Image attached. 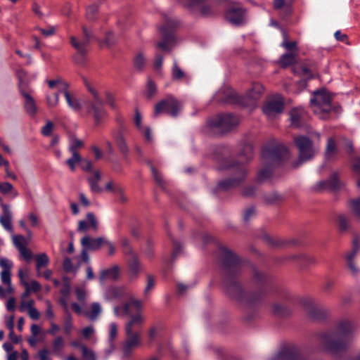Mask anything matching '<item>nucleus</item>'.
Segmentation results:
<instances>
[{
	"label": "nucleus",
	"mask_w": 360,
	"mask_h": 360,
	"mask_svg": "<svg viewBox=\"0 0 360 360\" xmlns=\"http://www.w3.org/2000/svg\"><path fill=\"white\" fill-rule=\"evenodd\" d=\"M86 219L89 227L94 231H97L98 229V224L95 215L91 212H89L86 214Z\"/></svg>",
	"instance_id": "79ce46f5"
},
{
	"label": "nucleus",
	"mask_w": 360,
	"mask_h": 360,
	"mask_svg": "<svg viewBox=\"0 0 360 360\" xmlns=\"http://www.w3.org/2000/svg\"><path fill=\"white\" fill-rule=\"evenodd\" d=\"M272 308L273 312L278 316H285L288 313V309L278 303L274 304Z\"/></svg>",
	"instance_id": "a19ab883"
},
{
	"label": "nucleus",
	"mask_w": 360,
	"mask_h": 360,
	"mask_svg": "<svg viewBox=\"0 0 360 360\" xmlns=\"http://www.w3.org/2000/svg\"><path fill=\"white\" fill-rule=\"evenodd\" d=\"M80 350L84 360H97L95 352L88 348L86 345L80 346Z\"/></svg>",
	"instance_id": "72a5a7b5"
},
{
	"label": "nucleus",
	"mask_w": 360,
	"mask_h": 360,
	"mask_svg": "<svg viewBox=\"0 0 360 360\" xmlns=\"http://www.w3.org/2000/svg\"><path fill=\"white\" fill-rule=\"evenodd\" d=\"M101 312V306L98 302L91 304V310L84 312V315L91 321H95Z\"/></svg>",
	"instance_id": "c85d7f7f"
},
{
	"label": "nucleus",
	"mask_w": 360,
	"mask_h": 360,
	"mask_svg": "<svg viewBox=\"0 0 360 360\" xmlns=\"http://www.w3.org/2000/svg\"><path fill=\"white\" fill-rule=\"evenodd\" d=\"M124 127H120L112 131V136L120 151L122 154L127 155L129 152V148L124 136Z\"/></svg>",
	"instance_id": "dca6fc26"
},
{
	"label": "nucleus",
	"mask_w": 360,
	"mask_h": 360,
	"mask_svg": "<svg viewBox=\"0 0 360 360\" xmlns=\"http://www.w3.org/2000/svg\"><path fill=\"white\" fill-rule=\"evenodd\" d=\"M154 286H155L154 278L152 276L148 275L147 277L146 286L144 289V294L148 295L150 292V291L153 289Z\"/></svg>",
	"instance_id": "4d7b16f0"
},
{
	"label": "nucleus",
	"mask_w": 360,
	"mask_h": 360,
	"mask_svg": "<svg viewBox=\"0 0 360 360\" xmlns=\"http://www.w3.org/2000/svg\"><path fill=\"white\" fill-rule=\"evenodd\" d=\"M1 206L3 210V214L0 215V224L5 230L9 233H13L12 213L10 210V207L8 205L4 203H1Z\"/></svg>",
	"instance_id": "6ab92c4d"
},
{
	"label": "nucleus",
	"mask_w": 360,
	"mask_h": 360,
	"mask_svg": "<svg viewBox=\"0 0 360 360\" xmlns=\"http://www.w3.org/2000/svg\"><path fill=\"white\" fill-rule=\"evenodd\" d=\"M245 10L242 8L230 9L226 14V19L232 24L240 25L243 22Z\"/></svg>",
	"instance_id": "aec40b11"
},
{
	"label": "nucleus",
	"mask_w": 360,
	"mask_h": 360,
	"mask_svg": "<svg viewBox=\"0 0 360 360\" xmlns=\"http://www.w3.org/2000/svg\"><path fill=\"white\" fill-rule=\"evenodd\" d=\"M20 252L21 256L27 261H30L32 257V252L27 248L25 246L20 247V248L18 250Z\"/></svg>",
	"instance_id": "bf43d9fd"
},
{
	"label": "nucleus",
	"mask_w": 360,
	"mask_h": 360,
	"mask_svg": "<svg viewBox=\"0 0 360 360\" xmlns=\"http://www.w3.org/2000/svg\"><path fill=\"white\" fill-rule=\"evenodd\" d=\"M284 107L283 99L281 96H276L263 107L264 113L269 118L283 112Z\"/></svg>",
	"instance_id": "9d476101"
},
{
	"label": "nucleus",
	"mask_w": 360,
	"mask_h": 360,
	"mask_svg": "<svg viewBox=\"0 0 360 360\" xmlns=\"http://www.w3.org/2000/svg\"><path fill=\"white\" fill-rule=\"evenodd\" d=\"M36 269L38 276H41V269L46 267L49 263V259L45 253H41L36 256Z\"/></svg>",
	"instance_id": "cd10ccee"
},
{
	"label": "nucleus",
	"mask_w": 360,
	"mask_h": 360,
	"mask_svg": "<svg viewBox=\"0 0 360 360\" xmlns=\"http://www.w3.org/2000/svg\"><path fill=\"white\" fill-rule=\"evenodd\" d=\"M101 174L99 171H94L92 176L88 178L90 189L93 193H101L103 189L98 185V181L101 180Z\"/></svg>",
	"instance_id": "393cba45"
},
{
	"label": "nucleus",
	"mask_w": 360,
	"mask_h": 360,
	"mask_svg": "<svg viewBox=\"0 0 360 360\" xmlns=\"http://www.w3.org/2000/svg\"><path fill=\"white\" fill-rule=\"evenodd\" d=\"M126 294L124 287H113L107 290L105 297L108 300H113L123 297Z\"/></svg>",
	"instance_id": "bb28decb"
},
{
	"label": "nucleus",
	"mask_w": 360,
	"mask_h": 360,
	"mask_svg": "<svg viewBox=\"0 0 360 360\" xmlns=\"http://www.w3.org/2000/svg\"><path fill=\"white\" fill-rule=\"evenodd\" d=\"M288 156L289 151L288 148L282 145L277 146L272 149L265 148L262 152L263 158L269 159L272 162H276L279 160L288 158Z\"/></svg>",
	"instance_id": "9b49d317"
},
{
	"label": "nucleus",
	"mask_w": 360,
	"mask_h": 360,
	"mask_svg": "<svg viewBox=\"0 0 360 360\" xmlns=\"http://www.w3.org/2000/svg\"><path fill=\"white\" fill-rule=\"evenodd\" d=\"M141 309L142 302L135 299L124 304V313L129 318L124 328L126 340L122 346L124 359L129 358L133 350L141 344V328L145 322L144 316L140 313Z\"/></svg>",
	"instance_id": "f257e3e1"
},
{
	"label": "nucleus",
	"mask_w": 360,
	"mask_h": 360,
	"mask_svg": "<svg viewBox=\"0 0 360 360\" xmlns=\"http://www.w3.org/2000/svg\"><path fill=\"white\" fill-rule=\"evenodd\" d=\"M354 326L349 319L338 321L334 328L319 336L320 345L330 354L336 356L345 351L350 342Z\"/></svg>",
	"instance_id": "f03ea898"
},
{
	"label": "nucleus",
	"mask_w": 360,
	"mask_h": 360,
	"mask_svg": "<svg viewBox=\"0 0 360 360\" xmlns=\"http://www.w3.org/2000/svg\"><path fill=\"white\" fill-rule=\"evenodd\" d=\"M72 329V318L70 312H68L64 320V331L65 334L70 335Z\"/></svg>",
	"instance_id": "ea45409f"
},
{
	"label": "nucleus",
	"mask_w": 360,
	"mask_h": 360,
	"mask_svg": "<svg viewBox=\"0 0 360 360\" xmlns=\"http://www.w3.org/2000/svg\"><path fill=\"white\" fill-rule=\"evenodd\" d=\"M105 238L98 237L96 238H91L89 236H84L81 239V244L84 249L89 251H96L102 246H104Z\"/></svg>",
	"instance_id": "2eb2a0df"
},
{
	"label": "nucleus",
	"mask_w": 360,
	"mask_h": 360,
	"mask_svg": "<svg viewBox=\"0 0 360 360\" xmlns=\"http://www.w3.org/2000/svg\"><path fill=\"white\" fill-rule=\"evenodd\" d=\"M34 301L33 300H30L28 301L22 300L20 306H19V310L21 312L25 311L27 310V311L34 307Z\"/></svg>",
	"instance_id": "09e8293b"
},
{
	"label": "nucleus",
	"mask_w": 360,
	"mask_h": 360,
	"mask_svg": "<svg viewBox=\"0 0 360 360\" xmlns=\"http://www.w3.org/2000/svg\"><path fill=\"white\" fill-rule=\"evenodd\" d=\"M46 305V316L48 319L53 321L55 314L52 309V304L49 300L45 301Z\"/></svg>",
	"instance_id": "13d9d810"
},
{
	"label": "nucleus",
	"mask_w": 360,
	"mask_h": 360,
	"mask_svg": "<svg viewBox=\"0 0 360 360\" xmlns=\"http://www.w3.org/2000/svg\"><path fill=\"white\" fill-rule=\"evenodd\" d=\"M83 146V142L78 139H73L71 141V143L70 145V150L72 153H77V150L78 148L82 147Z\"/></svg>",
	"instance_id": "6e6d98bb"
},
{
	"label": "nucleus",
	"mask_w": 360,
	"mask_h": 360,
	"mask_svg": "<svg viewBox=\"0 0 360 360\" xmlns=\"http://www.w3.org/2000/svg\"><path fill=\"white\" fill-rule=\"evenodd\" d=\"M289 115L291 125L295 127H301L307 119V113L302 108H292Z\"/></svg>",
	"instance_id": "a211bd4d"
},
{
	"label": "nucleus",
	"mask_w": 360,
	"mask_h": 360,
	"mask_svg": "<svg viewBox=\"0 0 360 360\" xmlns=\"http://www.w3.org/2000/svg\"><path fill=\"white\" fill-rule=\"evenodd\" d=\"M338 220L339 228L341 231H345L349 229V221L345 215H343V214L339 215Z\"/></svg>",
	"instance_id": "a18cd8bd"
},
{
	"label": "nucleus",
	"mask_w": 360,
	"mask_h": 360,
	"mask_svg": "<svg viewBox=\"0 0 360 360\" xmlns=\"http://www.w3.org/2000/svg\"><path fill=\"white\" fill-rule=\"evenodd\" d=\"M86 86L91 94L93 101L86 100L81 103L76 98L72 97L68 91L64 92V96L68 106L72 110L79 111L82 108H84L88 114L92 115L95 124H98L107 115L103 108V102L94 86L89 83H86Z\"/></svg>",
	"instance_id": "20e7f679"
},
{
	"label": "nucleus",
	"mask_w": 360,
	"mask_h": 360,
	"mask_svg": "<svg viewBox=\"0 0 360 360\" xmlns=\"http://www.w3.org/2000/svg\"><path fill=\"white\" fill-rule=\"evenodd\" d=\"M65 345L64 340L61 336H57L53 341V352L59 354Z\"/></svg>",
	"instance_id": "e433bc0d"
},
{
	"label": "nucleus",
	"mask_w": 360,
	"mask_h": 360,
	"mask_svg": "<svg viewBox=\"0 0 360 360\" xmlns=\"http://www.w3.org/2000/svg\"><path fill=\"white\" fill-rule=\"evenodd\" d=\"M295 259L300 260L302 264H309L314 262L313 257L307 255H299L294 257Z\"/></svg>",
	"instance_id": "864d4df0"
},
{
	"label": "nucleus",
	"mask_w": 360,
	"mask_h": 360,
	"mask_svg": "<svg viewBox=\"0 0 360 360\" xmlns=\"http://www.w3.org/2000/svg\"><path fill=\"white\" fill-rule=\"evenodd\" d=\"M307 314L308 316L314 320H321L327 316V311L318 307H312Z\"/></svg>",
	"instance_id": "c756f323"
},
{
	"label": "nucleus",
	"mask_w": 360,
	"mask_h": 360,
	"mask_svg": "<svg viewBox=\"0 0 360 360\" xmlns=\"http://www.w3.org/2000/svg\"><path fill=\"white\" fill-rule=\"evenodd\" d=\"M224 271V287L226 292L231 297L247 303L255 302L258 297L250 295L243 292L241 286L233 276L239 272V259L236 255L226 248L221 250Z\"/></svg>",
	"instance_id": "7ed1b4c3"
},
{
	"label": "nucleus",
	"mask_w": 360,
	"mask_h": 360,
	"mask_svg": "<svg viewBox=\"0 0 360 360\" xmlns=\"http://www.w3.org/2000/svg\"><path fill=\"white\" fill-rule=\"evenodd\" d=\"M13 189V186L8 182L0 183V192L3 194H6Z\"/></svg>",
	"instance_id": "69168bd1"
},
{
	"label": "nucleus",
	"mask_w": 360,
	"mask_h": 360,
	"mask_svg": "<svg viewBox=\"0 0 360 360\" xmlns=\"http://www.w3.org/2000/svg\"><path fill=\"white\" fill-rule=\"evenodd\" d=\"M128 262L130 277L131 278H136L140 271V265L137 257L132 254Z\"/></svg>",
	"instance_id": "a878e982"
},
{
	"label": "nucleus",
	"mask_w": 360,
	"mask_h": 360,
	"mask_svg": "<svg viewBox=\"0 0 360 360\" xmlns=\"http://www.w3.org/2000/svg\"><path fill=\"white\" fill-rule=\"evenodd\" d=\"M272 175L271 171L269 169H262L258 172L257 181L259 183L266 181L271 179Z\"/></svg>",
	"instance_id": "4c0bfd02"
},
{
	"label": "nucleus",
	"mask_w": 360,
	"mask_h": 360,
	"mask_svg": "<svg viewBox=\"0 0 360 360\" xmlns=\"http://www.w3.org/2000/svg\"><path fill=\"white\" fill-rule=\"evenodd\" d=\"M331 97L324 90H317L313 93V97L310 99V103L313 112L319 118L326 120L329 117L331 110Z\"/></svg>",
	"instance_id": "39448f33"
},
{
	"label": "nucleus",
	"mask_w": 360,
	"mask_h": 360,
	"mask_svg": "<svg viewBox=\"0 0 360 360\" xmlns=\"http://www.w3.org/2000/svg\"><path fill=\"white\" fill-rule=\"evenodd\" d=\"M272 360H300L299 350L294 346L283 349Z\"/></svg>",
	"instance_id": "f3484780"
},
{
	"label": "nucleus",
	"mask_w": 360,
	"mask_h": 360,
	"mask_svg": "<svg viewBox=\"0 0 360 360\" xmlns=\"http://www.w3.org/2000/svg\"><path fill=\"white\" fill-rule=\"evenodd\" d=\"M23 285L27 288V291L38 292L41 290V285L37 281H32L30 283H23Z\"/></svg>",
	"instance_id": "c03bdc74"
},
{
	"label": "nucleus",
	"mask_w": 360,
	"mask_h": 360,
	"mask_svg": "<svg viewBox=\"0 0 360 360\" xmlns=\"http://www.w3.org/2000/svg\"><path fill=\"white\" fill-rule=\"evenodd\" d=\"M348 205L352 213L360 221V197L350 200Z\"/></svg>",
	"instance_id": "2f4dec72"
},
{
	"label": "nucleus",
	"mask_w": 360,
	"mask_h": 360,
	"mask_svg": "<svg viewBox=\"0 0 360 360\" xmlns=\"http://www.w3.org/2000/svg\"><path fill=\"white\" fill-rule=\"evenodd\" d=\"M72 157L67 160L66 163L72 171H75L76 163L82 160L81 157L78 153H72Z\"/></svg>",
	"instance_id": "58836bf2"
},
{
	"label": "nucleus",
	"mask_w": 360,
	"mask_h": 360,
	"mask_svg": "<svg viewBox=\"0 0 360 360\" xmlns=\"http://www.w3.org/2000/svg\"><path fill=\"white\" fill-rule=\"evenodd\" d=\"M326 188H329L333 190L340 188V181L338 180V175L337 173H333L328 181H319L316 185V189L319 191Z\"/></svg>",
	"instance_id": "4be33fe9"
},
{
	"label": "nucleus",
	"mask_w": 360,
	"mask_h": 360,
	"mask_svg": "<svg viewBox=\"0 0 360 360\" xmlns=\"http://www.w3.org/2000/svg\"><path fill=\"white\" fill-rule=\"evenodd\" d=\"M58 94H54L52 96L47 95L46 96V102L49 107H55L58 103Z\"/></svg>",
	"instance_id": "603ef678"
},
{
	"label": "nucleus",
	"mask_w": 360,
	"mask_h": 360,
	"mask_svg": "<svg viewBox=\"0 0 360 360\" xmlns=\"http://www.w3.org/2000/svg\"><path fill=\"white\" fill-rule=\"evenodd\" d=\"M157 92L156 86L154 82L151 80L148 81L147 84V90L146 94L147 96L150 98H152Z\"/></svg>",
	"instance_id": "8fccbe9b"
},
{
	"label": "nucleus",
	"mask_w": 360,
	"mask_h": 360,
	"mask_svg": "<svg viewBox=\"0 0 360 360\" xmlns=\"http://www.w3.org/2000/svg\"><path fill=\"white\" fill-rule=\"evenodd\" d=\"M172 77L174 80H181L187 78L186 74L178 65L176 60H174L172 68Z\"/></svg>",
	"instance_id": "7c9ffc66"
},
{
	"label": "nucleus",
	"mask_w": 360,
	"mask_h": 360,
	"mask_svg": "<svg viewBox=\"0 0 360 360\" xmlns=\"http://www.w3.org/2000/svg\"><path fill=\"white\" fill-rule=\"evenodd\" d=\"M241 155L245 156L247 160H250L253 155V147L251 144L244 146Z\"/></svg>",
	"instance_id": "de8ad7c7"
},
{
	"label": "nucleus",
	"mask_w": 360,
	"mask_h": 360,
	"mask_svg": "<svg viewBox=\"0 0 360 360\" xmlns=\"http://www.w3.org/2000/svg\"><path fill=\"white\" fill-rule=\"evenodd\" d=\"M295 53H285L281 56L279 63L282 67L286 68L295 62Z\"/></svg>",
	"instance_id": "473e14b6"
},
{
	"label": "nucleus",
	"mask_w": 360,
	"mask_h": 360,
	"mask_svg": "<svg viewBox=\"0 0 360 360\" xmlns=\"http://www.w3.org/2000/svg\"><path fill=\"white\" fill-rule=\"evenodd\" d=\"M294 72L295 74H299V75H302L303 76H306L309 79L313 77L309 69L307 68V67H300V68L299 70L294 68Z\"/></svg>",
	"instance_id": "e2e57ef3"
},
{
	"label": "nucleus",
	"mask_w": 360,
	"mask_h": 360,
	"mask_svg": "<svg viewBox=\"0 0 360 360\" xmlns=\"http://www.w3.org/2000/svg\"><path fill=\"white\" fill-rule=\"evenodd\" d=\"M151 172L153 174V176L155 181L161 186H164V180L161 176V174L155 169V168L150 165Z\"/></svg>",
	"instance_id": "3c124183"
},
{
	"label": "nucleus",
	"mask_w": 360,
	"mask_h": 360,
	"mask_svg": "<svg viewBox=\"0 0 360 360\" xmlns=\"http://www.w3.org/2000/svg\"><path fill=\"white\" fill-rule=\"evenodd\" d=\"M94 333L95 330L92 326L84 328L82 331V335L85 339H89Z\"/></svg>",
	"instance_id": "774afa93"
},
{
	"label": "nucleus",
	"mask_w": 360,
	"mask_h": 360,
	"mask_svg": "<svg viewBox=\"0 0 360 360\" xmlns=\"http://www.w3.org/2000/svg\"><path fill=\"white\" fill-rule=\"evenodd\" d=\"M119 276V267L117 266H113L111 268L103 269L101 272L99 281L101 284L107 280L115 281L118 278Z\"/></svg>",
	"instance_id": "5701e85b"
},
{
	"label": "nucleus",
	"mask_w": 360,
	"mask_h": 360,
	"mask_svg": "<svg viewBox=\"0 0 360 360\" xmlns=\"http://www.w3.org/2000/svg\"><path fill=\"white\" fill-rule=\"evenodd\" d=\"M175 20L167 19L165 25L160 28V32L163 34L164 40L158 42L157 46L163 51H169L171 49V43L173 41V36L170 33H167V30L171 27L176 25Z\"/></svg>",
	"instance_id": "f8f14e48"
},
{
	"label": "nucleus",
	"mask_w": 360,
	"mask_h": 360,
	"mask_svg": "<svg viewBox=\"0 0 360 360\" xmlns=\"http://www.w3.org/2000/svg\"><path fill=\"white\" fill-rule=\"evenodd\" d=\"M281 46H283L285 49H286L288 51L290 50H297V42L296 41H288L287 40V34L283 32V41L281 44Z\"/></svg>",
	"instance_id": "37998d69"
},
{
	"label": "nucleus",
	"mask_w": 360,
	"mask_h": 360,
	"mask_svg": "<svg viewBox=\"0 0 360 360\" xmlns=\"http://www.w3.org/2000/svg\"><path fill=\"white\" fill-rule=\"evenodd\" d=\"M338 153V148L335 139L333 137H329L325 149V158L326 160L333 159Z\"/></svg>",
	"instance_id": "b1692460"
},
{
	"label": "nucleus",
	"mask_w": 360,
	"mask_h": 360,
	"mask_svg": "<svg viewBox=\"0 0 360 360\" xmlns=\"http://www.w3.org/2000/svg\"><path fill=\"white\" fill-rule=\"evenodd\" d=\"M359 250V244L358 243L357 239H354L352 243V248L351 251L347 254L346 259L347 262H352L354 261V257L357 255V252Z\"/></svg>",
	"instance_id": "c9c22d12"
},
{
	"label": "nucleus",
	"mask_w": 360,
	"mask_h": 360,
	"mask_svg": "<svg viewBox=\"0 0 360 360\" xmlns=\"http://www.w3.org/2000/svg\"><path fill=\"white\" fill-rule=\"evenodd\" d=\"M0 266L3 268L2 271H11V269L13 266V263L11 261L6 258H1L0 259Z\"/></svg>",
	"instance_id": "680f3d73"
},
{
	"label": "nucleus",
	"mask_w": 360,
	"mask_h": 360,
	"mask_svg": "<svg viewBox=\"0 0 360 360\" xmlns=\"http://www.w3.org/2000/svg\"><path fill=\"white\" fill-rule=\"evenodd\" d=\"M224 169H230L236 176L232 179L219 182L214 190L215 193L225 191L238 186L246 176L247 170L245 166L243 165L238 164V162H233L228 165L224 167Z\"/></svg>",
	"instance_id": "423d86ee"
},
{
	"label": "nucleus",
	"mask_w": 360,
	"mask_h": 360,
	"mask_svg": "<svg viewBox=\"0 0 360 360\" xmlns=\"http://www.w3.org/2000/svg\"><path fill=\"white\" fill-rule=\"evenodd\" d=\"M117 334V327L115 323H111L110 324L109 338L111 345L112 344L113 340L115 338Z\"/></svg>",
	"instance_id": "0e129e2a"
},
{
	"label": "nucleus",
	"mask_w": 360,
	"mask_h": 360,
	"mask_svg": "<svg viewBox=\"0 0 360 360\" xmlns=\"http://www.w3.org/2000/svg\"><path fill=\"white\" fill-rule=\"evenodd\" d=\"M239 118L231 114H221L211 117L207 121V127L216 129L219 133L224 134L239 123Z\"/></svg>",
	"instance_id": "0eeeda50"
},
{
	"label": "nucleus",
	"mask_w": 360,
	"mask_h": 360,
	"mask_svg": "<svg viewBox=\"0 0 360 360\" xmlns=\"http://www.w3.org/2000/svg\"><path fill=\"white\" fill-rule=\"evenodd\" d=\"M53 129V124L51 121H47L46 124L41 128V134L45 136L51 134Z\"/></svg>",
	"instance_id": "5fc2aeb1"
},
{
	"label": "nucleus",
	"mask_w": 360,
	"mask_h": 360,
	"mask_svg": "<svg viewBox=\"0 0 360 360\" xmlns=\"http://www.w3.org/2000/svg\"><path fill=\"white\" fill-rule=\"evenodd\" d=\"M294 142L299 152L298 160L294 164V167H297L303 162L311 160L316 150L313 146L312 141L305 136L295 137Z\"/></svg>",
	"instance_id": "6e6552de"
},
{
	"label": "nucleus",
	"mask_w": 360,
	"mask_h": 360,
	"mask_svg": "<svg viewBox=\"0 0 360 360\" xmlns=\"http://www.w3.org/2000/svg\"><path fill=\"white\" fill-rule=\"evenodd\" d=\"M20 91L25 98L24 108L26 112L32 117L34 116L37 112V107L30 94L31 91L27 89L22 82H20Z\"/></svg>",
	"instance_id": "ddd939ff"
},
{
	"label": "nucleus",
	"mask_w": 360,
	"mask_h": 360,
	"mask_svg": "<svg viewBox=\"0 0 360 360\" xmlns=\"http://www.w3.org/2000/svg\"><path fill=\"white\" fill-rule=\"evenodd\" d=\"M83 32L84 34V38L82 41L77 40L75 37H71L70 38V43L72 46L81 56H84L86 53L87 45L89 44L91 39L93 37L91 32L87 30V28L85 27H83Z\"/></svg>",
	"instance_id": "4468645a"
},
{
	"label": "nucleus",
	"mask_w": 360,
	"mask_h": 360,
	"mask_svg": "<svg viewBox=\"0 0 360 360\" xmlns=\"http://www.w3.org/2000/svg\"><path fill=\"white\" fill-rule=\"evenodd\" d=\"M98 12V6L96 5H91L86 9V17L89 20H94L96 13Z\"/></svg>",
	"instance_id": "052dcab7"
},
{
	"label": "nucleus",
	"mask_w": 360,
	"mask_h": 360,
	"mask_svg": "<svg viewBox=\"0 0 360 360\" xmlns=\"http://www.w3.org/2000/svg\"><path fill=\"white\" fill-rule=\"evenodd\" d=\"M146 65V58L143 56V53H138L134 58V67L139 70H142Z\"/></svg>",
	"instance_id": "f704fd0d"
},
{
	"label": "nucleus",
	"mask_w": 360,
	"mask_h": 360,
	"mask_svg": "<svg viewBox=\"0 0 360 360\" xmlns=\"http://www.w3.org/2000/svg\"><path fill=\"white\" fill-rule=\"evenodd\" d=\"M182 110V104L172 95L167 96L160 100L154 108V116L165 113L176 117Z\"/></svg>",
	"instance_id": "1a4fd4ad"
},
{
	"label": "nucleus",
	"mask_w": 360,
	"mask_h": 360,
	"mask_svg": "<svg viewBox=\"0 0 360 360\" xmlns=\"http://www.w3.org/2000/svg\"><path fill=\"white\" fill-rule=\"evenodd\" d=\"M264 91V88L261 84H254L252 89L248 92L243 100H250L252 101V105H255V101L261 97Z\"/></svg>",
	"instance_id": "412c9836"
},
{
	"label": "nucleus",
	"mask_w": 360,
	"mask_h": 360,
	"mask_svg": "<svg viewBox=\"0 0 360 360\" xmlns=\"http://www.w3.org/2000/svg\"><path fill=\"white\" fill-rule=\"evenodd\" d=\"M13 243L15 248L19 250L20 247L25 246V239L21 235H13Z\"/></svg>",
	"instance_id": "49530a36"
},
{
	"label": "nucleus",
	"mask_w": 360,
	"mask_h": 360,
	"mask_svg": "<svg viewBox=\"0 0 360 360\" xmlns=\"http://www.w3.org/2000/svg\"><path fill=\"white\" fill-rule=\"evenodd\" d=\"M105 189L107 191L113 192L114 193H116L117 192H121V187L117 184H115L112 181H109L106 184Z\"/></svg>",
	"instance_id": "338daca9"
}]
</instances>
